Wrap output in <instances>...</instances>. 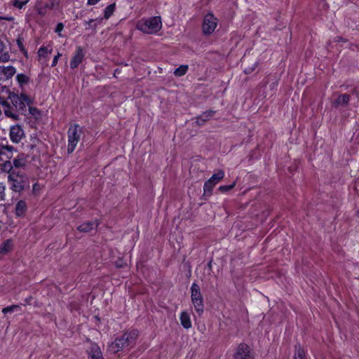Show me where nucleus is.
I'll return each mask as SVG.
<instances>
[{
  "label": "nucleus",
  "mask_w": 359,
  "mask_h": 359,
  "mask_svg": "<svg viewBox=\"0 0 359 359\" xmlns=\"http://www.w3.org/2000/svg\"><path fill=\"white\" fill-rule=\"evenodd\" d=\"M215 186V184L210 180L206 181L203 185L204 195H211L212 189L214 188Z\"/></svg>",
  "instance_id": "obj_23"
},
{
  "label": "nucleus",
  "mask_w": 359,
  "mask_h": 359,
  "mask_svg": "<svg viewBox=\"0 0 359 359\" xmlns=\"http://www.w3.org/2000/svg\"><path fill=\"white\" fill-rule=\"evenodd\" d=\"M29 111L35 118H39L40 116V115H41V113H40L39 110L37 108H36V107H29Z\"/></svg>",
  "instance_id": "obj_35"
},
{
  "label": "nucleus",
  "mask_w": 359,
  "mask_h": 359,
  "mask_svg": "<svg viewBox=\"0 0 359 359\" xmlns=\"http://www.w3.org/2000/svg\"><path fill=\"white\" fill-rule=\"evenodd\" d=\"M51 50H48L45 46H41L39 48L37 54L40 59L45 58L48 56V54L51 53Z\"/></svg>",
  "instance_id": "obj_27"
},
{
  "label": "nucleus",
  "mask_w": 359,
  "mask_h": 359,
  "mask_svg": "<svg viewBox=\"0 0 359 359\" xmlns=\"http://www.w3.org/2000/svg\"><path fill=\"white\" fill-rule=\"evenodd\" d=\"M350 100V96L347 94L339 95L335 100V104L338 105L346 104Z\"/></svg>",
  "instance_id": "obj_25"
},
{
  "label": "nucleus",
  "mask_w": 359,
  "mask_h": 359,
  "mask_svg": "<svg viewBox=\"0 0 359 359\" xmlns=\"http://www.w3.org/2000/svg\"><path fill=\"white\" fill-rule=\"evenodd\" d=\"M25 166V161L23 158H15L13 161V167L12 166V169L19 170V168H23Z\"/></svg>",
  "instance_id": "obj_28"
},
{
  "label": "nucleus",
  "mask_w": 359,
  "mask_h": 359,
  "mask_svg": "<svg viewBox=\"0 0 359 359\" xmlns=\"http://www.w3.org/2000/svg\"><path fill=\"white\" fill-rule=\"evenodd\" d=\"M218 19L211 13L204 16L202 23V30L204 34L210 35L212 34L217 27Z\"/></svg>",
  "instance_id": "obj_6"
},
{
  "label": "nucleus",
  "mask_w": 359,
  "mask_h": 359,
  "mask_svg": "<svg viewBox=\"0 0 359 359\" xmlns=\"http://www.w3.org/2000/svg\"><path fill=\"white\" fill-rule=\"evenodd\" d=\"M236 186V182H234L233 184L230 185H222L219 187V190L222 192H226L230 191Z\"/></svg>",
  "instance_id": "obj_34"
},
{
  "label": "nucleus",
  "mask_w": 359,
  "mask_h": 359,
  "mask_svg": "<svg viewBox=\"0 0 359 359\" xmlns=\"http://www.w3.org/2000/svg\"><path fill=\"white\" fill-rule=\"evenodd\" d=\"M29 0H13V5L18 9H22L29 2Z\"/></svg>",
  "instance_id": "obj_30"
},
{
  "label": "nucleus",
  "mask_w": 359,
  "mask_h": 359,
  "mask_svg": "<svg viewBox=\"0 0 359 359\" xmlns=\"http://www.w3.org/2000/svg\"><path fill=\"white\" fill-rule=\"evenodd\" d=\"M1 72L6 79H10L15 74L16 69L13 66L4 67Z\"/></svg>",
  "instance_id": "obj_21"
},
{
  "label": "nucleus",
  "mask_w": 359,
  "mask_h": 359,
  "mask_svg": "<svg viewBox=\"0 0 359 359\" xmlns=\"http://www.w3.org/2000/svg\"><path fill=\"white\" fill-rule=\"evenodd\" d=\"M0 20H4L8 22H11L14 20L13 17L12 16H1L0 15Z\"/></svg>",
  "instance_id": "obj_41"
},
{
  "label": "nucleus",
  "mask_w": 359,
  "mask_h": 359,
  "mask_svg": "<svg viewBox=\"0 0 359 359\" xmlns=\"http://www.w3.org/2000/svg\"><path fill=\"white\" fill-rule=\"evenodd\" d=\"M94 227V224L93 222H85L81 224L77 227V229L81 232H89Z\"/></svg>",
  "instance_id": "obj_22"
},
{
  "label": "nucleus",
  "mask_w": 359,
  "mask_h": 359,
  "mask_svg": "<svg viewBox=\"0 0 359 359\" xmlns=\"http://www.w3.org/2000/svg\"><path fill=\"white\" fill-rule=\"evenodd\" d=\"M138 337V331L133 330L125 332L122 335L116 337L109 346V351L114 353H118L135 344Z\"/></svg>",
  "instance_id": "obj_2"
},
{
  "label": "nucleus",
  "mask_w": 359,
  "mask_h": 359,
  "mask_svg": "<svg viewBox=\"0 0 359 359\" xmlns=\"http://www.w3.org/2000/svg\"><path fill=\"white\" fill-rule=\"evenodd\" d=\"M19 308H20V306L18 305H11V306H7L6 308H4L2 309V313H9V312H12V311H13L15 309H18Z\"/></svg>",
  "instance_id": "obj_36"
},
{
  "label": "nucleus",
  "mask_w": 359,
  "mask_h": 359,
  "mask_svg": "<svg viewBox=\"0 0 359 359\" xmlns=\"http://www.w3.org/2000/svg\"><path fill=\"white\" fill-rule=\"evenodd\" d=\"M10 60V55L8 53H0V61L8 62Z\"/></svg>",
  "instance_id": "obj_37"
},
{
  "label": "nucleus",
  "mask_w": 359,
  "mask_h": 359,
  "mask_svg": "<svg viewBox=\"0 0 359 359\" xmlns=\"http://www.w3.org/2000/svg\"><path fill=\"white\" fill-rule=\"evenodd\" d=\"M39 185L37 184H34L33 185V191L34 192L37 191L39 190Z\"/></svg>",
  "instance_id": "obj_43"
},
{
  "label": "nucleus",
  "mask_w": 359,
  "mask_h": 359,
  "mask_svg": "<svg viewBox=\"0 0 359 359\" xmlns=\"http://www.w3.org/2000/svg\"><path fill=\"white\" fill-rule=\"evenodd\" d=\"M62 56V54L57 52V54L54 57L53 60L52 62V67H55L57 65L58 59Z\"/></svg>",
  "instance_id": "obj_40"
},
{
  "label": "nucleus",
  "mask_w": 359,
  "mask_h": 359,
  "mask_svg": "<svg viewBox=\"0 0 359 359\" xmlns=\"http://www.w3.org/2000/svg\"><path fill=\"white\" fill-rule=\"evenodd\" d=\"M116 3L108 5L103 11V18L108 20L111 18L116 11Z\"/></svg>",
  "instance_id": "obj_18"
},
{
  "label": "nucleus",
  "mask_w": 359,
  "mask_h": 359,
  "mask_svg": "<svg viewBox=\"0 0 359 359\" xmlns=\"http://www.w3.org/2000/svg\"><path fill=\"white\" fill-rule=\"evenodd\" d=\"M39 14H43V13L41 11H39Z\"/></svg>",
  "instance_id": "obj_48"
},
{
  "label": "nucleus",
  "mask_w": 359,
  "mask_h": 359,
  "mask_svg": "<svg viewBox=\"0 0 359 359\" xmlns=\"http://www.w3.org/2000/svg\"><path fill=\"white\" fill-rule=\"evenodd\" d=\"M8 99L11 100L13 105L18 110H24L26 107V104L32 103V99L28 95L23 93L18 95L13 92H9Z\"/></svg>",
  "instance_id": "obj_5"
},
{
  "label": "nucleus",
  "mask_w": 359,
  "mask_h": 359,
  "mask_svg": "<svg viewBox=\"0 0 359 359\" xmlns=\"http://www.w3.org/2000/svg\"><path fill=\"white\" fill-rule=\"evenodd\" d=\"M189 66L188 65H181L177 69H175L174 72V74L176 76L180 77L184 76L188 71Z\"/></svg>",
  "instance_id": "obj_26"
},
{
  "label": "nucleus",
  "mask_w": 359,
  "mask_h": 359,
  "mask_svg": "<svg viewBox=\"0 0 359 359\" xmlns=\"http://www.w3.org/2000/svg\"><path fill=\"white\" fill-rule=\"evenodd\" d=\"M27 210V204L23 200L19 201L15 207V215L17 217H22Z\"/></svg>",
  "instance_id": "obj_11"
},
{
  "label": "nucleus",
  "mask_w": 359,
  "mask_h": 359,
  "mask_svg": "<svg viewBox=\"0 0 359 359\" xmlns=\"http://www.w3.org/2000/svg\"><path fill=\"white\" fill-rule=\"evenodd\" d=\"M16 80L19 84L22 85L28 82L29 78L24 74H19L16 76Z\"/></svg>",
  "instance_id": "obj_29"
},
{
  "label": "nucleus",
  "mask_w": 359,
  "mask_h": 359,
  "mask_svg": "<svg viewBox=\"0 0 359 359\" xmlns=\"http://www.w3.org/2000/svg\"><path fill=\"white\" fill-rule=\"evenodd\" d=\"M4 170H8V182L12 191L21 192L28 184L27 177L25 172L20 170L12 169L11 162L4 164Z\"/></svg>",
  "instance_id": "obj_1"
},
{
  "label": "nucleus",
  "mask_w": 359,
  "mask_h": 359,
  "mask_svg": "<svg viewBox=\"0 0 359 359\" xmlns=\"http://www.w3.org/2000/svg\"><path fill=\"white\" fill-rule=\"evenodd\" d=\"M234 359H255V358L249 346L245 344H241L236 348Z\"/></svg>",
  "instance_id": "obj_7"
},
{
  "label": "nucleus",
  "mask_w": 359,
  "mask_h": 359,
  "mask_svg": "<svg viewBox=\"0 0 359 359\" xmlns=\"http://www.w3.org/2000/svg\"><path fill=\"white\" fill-rule=\"evenodd\" d=\"M116 266H118V267H122V266H123V265H122V264H120V263H118V264H116Z\"/></svg>",
  "instance_id": "obj_47"
},
{
  "label": "nucleus",
  "mask_w": 359,
  "mask_h": 359,
  "mask_svg": "<svg viewBox=\"0 0 359 359\" xmlns=\"http://www.w3.org/2000/svg\"><path fill=\"white\" fill-rule=\"evenodd\" d=\"M358 217H359V211L358 212Z\"/></svg>",
  "instance_id": "obj_49"
},
{
  "label": "nucleus",
  "mask_w": 359,
  "mask_h": 359,
  "mask_svg": "<svg viewBox=\"0 0 359 359\" xmlns=\"http://www.w3.org/2000/svg\"><path fill=\"white\" fill-rule=\"evenodd\" d=\"M337 41H345V40H344V39H343L342 38H341V37H337Z\"/></svg>",
  "instance_id": "obj_45"
},
{
  "label": "nucleus",
  "mask_w": 359,
  "mask_h": 359,
  "mask_svg": "<svg viewBox=\"0 0 359 359\" xmlns=\"http://www.w3.org/2000/svg\"><path fill=\"white\" fill-rule=\"evenodd\" d=\"M85 52L81 46L76 47L75 53L70 61L71 69L76 68L83 60Z\"/></svg>",
  "instance_id": "obj_8"
},
{
  "label": "nucleus",
  "mask_w": 359,
  "mask_h": 359,
  "mask_svg": "<svg viewBox=\"0 0 359 359\" xmlns=\"http://www.w3.org/2000/svg\"><path fill=\"white\" fill-rule=\"evenodd\" d=\"M201 289L198 284L196 283H192L191 286V301L202 298Z\"/></svg>",
  "instance_id": "obj_17"
},
{
  "label": "nucleus",
  "mask_w": 359,
  "mask_h": 359,
  "mask_svg": "<svg viewBox=\"0 0 359 359\" xmlns=\"http://www.w3.org/2000/svg\"><path fill=\"white\" fill-rule=\"evenodd\" d=\"M17 45L20 50L21 52L24 53L25 54H27V50L23 46V39L21 37H18L16 40Z\"/></svg>",
  "instance_id": "obj_33"
},
{
  "label": "nucleus",
  "mask_w": 359,
  "mask_h": 359,
  "mask_svg": "<svg viewBox=\"0 0 359 359\" xmlns=\"http://www.w3.org/2000/svg\"><path fill=\"white\" fill-rule=\"evenodd\" d=\"M0 104L5 107L4 114L7 117L12 118L13 120L18 119V114L13 111L7 101L1 97H0Z\"/></svg>",
  "instance_id": "obj_10"
},
{
  "label": "nucleus",
  "mask_w": 359,
  "mask_h": 359,
  "mask_svg": "<svg viewBox=\"0 0 359 359\" xmlns=\"http://www.w3.org/2000/svg\"><path fill=\"white\" fill-rule=\"evenodd\" d=\"M294 359H306L305 351L299 344L295 346Z\"/></svg>",
  "instance_id": "obj_24"
},
{
  "label": "nucleus",
  "mask_w": 359,
  "mask_h": 359,
  "mask_svg": "<svg viewBox=\"0 0 359 359\" xmlns=\"http://www.w3.org/2000/svg\"><path fill=\"white\" fill-rule=\"evenodd\" d=\"M24 137V131L20 125H15L11 127L10 138L14 143H18Z\"/></svg>",
  "instance_id": "obj_9"
},
{
  "label": "nucleus",
  "mask_w": 359,
  "mask_h": 359,
  "mask_svg": "<svg viewBox=\"0 0 359 359\" xmlns=\"http://www.w3.org/2000/svg\"><path fill=\"white\" fill-rule=\"evenodd\" d=\"M12 150L13 147L11 146L0 147V161H5V163L9 162L8 161H7V159H9L11 158L10 154Z\"/></svg>",
  "instance_id": "obj_16"
},
{
  "label": "nucleus",
  "mask_w": 359,
  "mask_h": 359,
  "mask_svg": "<svg viewBox=\"0 0 359 359\" xmlns=\"http://www.w3.org/2000/svg\"><path fill=\"white\" fill-rule=\"evenodd\" d=\"M192 304L194 306L196 311L198 313V315H201L204 310V304H203V299L200 298L198 299H195L191 301Z\"/></svg>",
  "instance_id": "obj_19"
},
{
  "label": "nucleus",
  "mask_w": 359,
  "mask_h": 359,
  "mask_svg": "<svg viewBox=\"0 0 359 359\" xmlns=\"http://www.w3.org/2000/svg\"><path fill=\"white\" fill-rule=\"evenodd\" d=\"M6 185L3 182H0V201L6 199Z\"/></svg>",
  "instance_id": "obj_32"
},
{
  "label": "nucleus",
  "mask_w": 359,
  "mask_h": 359,
  "mask_svg": "<svg viewBox=\"0 0 359 359\" xmlns=\"http://www.w3.org/2000/svg\"><path fill=\"white\" fill-rule=\"evenodd\" d=\"M64 25L62 22H59L55 29V32L58 34L59 36H62L61 32L63 30Z\"/></svg>",
  "instance_id": "obj_38"
},
{
  "label": "nucleus",
  "mask_w": 359,
  "mask_h": 359,
  "mask_svg": "<svg viewBox=\"0 0 359 359\" xmlns=\"http://www.w3.org/2000/svg\"><path fill=\"white\" fill-rule=\"evenodd\" d=\"M32 297L29 296V297L25 299V304H31V302L32 300Z\"/></svg>",
  "instance_id": "obj_42"
},
{
  "label": "nucleus",
  "mask_w": 359,
  "mask_h": 359,
  "mask_svg": "<svg viewBox=\"0 0 359 359\" xmlns=\"http://www.w3.org/2000/svg\"><path fill=\"white\" fill-rule=\"evenodd\" d=\"M215 114V111L213 110H208L203 112L201 115L197 117L196 123L198 126L203 125L205 122L210 120V118Z\"/></svg>",
  "instance_id": "obj_14"
},
{
  "label": "nucleus",
  "mask_w": 359,
  "mask_h": 359,
  "mask_svg": "<svg viewBox=\"0 0 359 359\" xmlns=\"http://www.w3.org/2000/svg\"><path fill=\"white\" fill-rule=\"evenodd\" d=\"M102 20V18H97L95 20L94 19H90L88 21H86L85 22L86 25L88 26L86 27V29H89V28H93V29H95L96 28V25H93V23L95 22V21H97L98 23H100Z\"/></svg>",
  "instance_id": "obj_31"
},
{
  "label": "nucleus",
  "mask_w": 359,
  "mask_h": 359,
  "mask_svg": "<svg viewBox=\"0 0 359 359\" xmlns=\"http://www.w3.org/2000/svg\"><path fill=\"white\" fill-rule=\"evenodd\" d=\"M180 320L182 326L184 329L188 330L192 327L190 314L187 311H183L181 312L180 315Z\"/></svg>",
  "instance_id": "obj_12"
},
{
  "label": "nucleus",
  "mask_w": 359,
  "mask_h": 359,
  "mask_svg": "<svg viewBox=\"0 0 359 359\" xmlns=\"http://www.w3.org/2000/svg\"><path fill=\"white\" fill-rule=\"evenodd\" d=\"M83 133L81 128L78 125L75 124L69 127L67 135H68V145L67 151L69 154L72 153L78 142L80 140L81 135Z\"/></svg>",
  "instance_id": "obj_4"
},
{
  "label": "nucleus",
  "mask_w": 359,
  "mask_h": 359,
  "mask_svg": "<svg viewBox=\"0 0 359 359\" xmlns=\"http://www.w3.org/2000/svg\"><path fill=\"white\" fill-rule=\"evenodd\" d=\"M13 243L11 239L4 241L0 245V255H5L11 252L13 249Z\"/></svg>",
  "instance_id": "obj_15"
},
{
  "label": "nucleus",
  "mask_w": 359,
  "mask_h": 359,
  "mask_svg": "<svg viewBox=\"0 0 359 359\" xmlns=\"http://www.w3.org/2000/svg\"><path fill=\"white\" fill-rule=\"evenodd\" d=\"M257 63L255 62V63H254V65H252V67L245 69L244 72L247 74H250L257 68Z\"/></svg>",
  "instance_id": "obj_39"
},
{
  "label": "nucleus",
  "mask_w": 359,
  "mask_h": 359,
  "mask_svg": "<svg viewBox=\"0 0 359 359\" xmlns=\"http://www.w3.org/2000/svg\"><path fill=\"white\" fill-rule=\"evenodd\" d=\"M4 47H5V46H4V43L1 41H0V53L3 52Z\"/></svg>",
  "instance_id": "obj_44"
},
{
  "label": "nucleus",
  "mask_w": 359,
  "mask_h": 359,
  "mask_svg": "<svg viewBox=\"0 0 359 359\" xmlns=\"http://www.w3.org/2000/svg\"><path fill=\"white\" fill-rule=\"evenodd\" d=\"M162 27L161 17L154 16L142 18L136 24V28L144 34H153L158 32Z\"/></svg>",
  "instance_id": "obj_3"
},
{
  "label": "nucleus",
  "mask_w": 359,
  "mask_h": 359,
  "mask_svg": "<svg viewBox=\"0 0 359 359\" xmlns=\"http://www.w3.org/2000/svg\"><path fill=\"white\" fill-rule=\"evenodd\" d=\"M116 266H118V267H122V266H123V265H122V264H120V263H118V264H116Z\"/></svg>",
  "instance_id": "obj_46"
},
{
  "label": "nucleus",
  "mask_w": 359,
  "mask_h": 359,
  "mask_svg": "<svg viewBox=\"0 0 359 359\" xmlns=\"http://www.w3.org/2000/svg\"><path fill=\"white\" fill-rule=\"evenodd\" d=\"M224 177V172L222 170H218L215 173H214L210 178L209 179L212 181L215 185L219 183V182L222 180Z\"/></svg>",
  "instance_id": "obj_20"
},
{
  "label": "nucleus",
  "mask_w": 359,
  "mask_h": 359,
  "mask_svg": "<svg viewBox=\"0 0 359 359\" xmlns=\"http://www.w3.org/2000/svg\"><path fill=\"white\" fill-rule=\"evenodd\" d=\"M88 353V359H103L102 353L98 345L91 344Z\"/></svg>",
  "instance_id": "obj_13"
}]
</instances>
